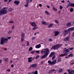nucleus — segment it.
I'll return each mask as SVG.
<instances>
[{
  "mask_svg": "<svg viewBox=\"0 0 74 74\" xmlns=\"http://www.w3.org/2000/svg\"><path fill=\"white\" fill-rule=\"evenodd\" d=\"M53 71H56V70L55 69H52L49 71L48 73L49 74H51V73H52Z\"/></svg>",
  "mask_w": 74,
  "mask_h": 74,
  "instance_id": "1a4fd4ad",
  "label": "nucleus"
},
{
  "mask_svg": "<svg viewBox=\"0 0 74 74\" xmlns=\"http://www.w3.org/2000/svg\"><path fill=\"white\" fill-rule=\"evenodd\" d=\"M31 24L32 26H37L35 22L31 23Z\"/></svg>",
  "mask_w": 74,
  "mask_h": 74,
  "instance_id": "4468645a",
  "label": "nucleus"
},
{
  "mask_svg": "<svg viewBox=\"0 0 74 74\" xmlns=\"http://www.w3.org/2000/svg\"><path fill=\"white\" fill-rule=\"evenodd\" d=\"M36 38L35 37H33L32 38V40H34V39Z\"/></svg>",
  "mask_w": 74,
  "mask_h": 74,
  "instance_id": "0e129e2a",
  "label": "nucleus"
},
{
  "mask_svg": "<svg viewBox=\"0 0 74 74\" xmlns=\"http://www.w3.org/2000/svg\"><path fill=\"white\" fill-rule=\"evenodd\" d=\"M12 60H10V63H12Z\"/></svg>",
  "mask_w": 74,
  "mask_h": 74,
  "instance_id": "bf43d9fd",
  "label": "nucleus"
},
{
  "mask_svg": "<svg viewBox=\"0 0 74 74\" xmlns=\"http://www.w3.org/2000/svg\"><path fill=\"white\" fill-rule=\"evenodd\" d=\"M7 71H8V72H10V69H8L7 70Z\"/></svg>",
  "mask_w": 74,
  "mask_h": 74,
  "instance_id": "603ef678",
  "label": "nucleus"
},
{
  "mask_svg": "<svg viewBox=\"0 0 74 74\" xmlns=\"http://www.w3.org/2000/svg\"><path fill=\"white\" fill-rule=\"evenodd\" d=\"M33 49V48L32 47H30L29 49V51H32Z\"/></svg>",
  "mask_w": 74,
  "mask_h": 74,
  "instance_id": "f704fd0d",
  "label": "nucleus"
},
{
  "mask_svg": "<svg viewBox=\"0 0 74 74\" xmlns=\"http://www.w3.org/2000/svg\"><path fill=\"white\" fill-rule=\"evenodd\" d=\"M7 41H8V39L7 38H5L3 37L1 38L0 40L1 44L2 45L3 44H5Z\"/></svg>",
  "mask_w": 74,
  "mask_h": 74,
  "instance_id": "7ed1b4c3",
  "label": "nucleus"
},
{
  "mask_svg": "<svg viewBox=\"0 0 74 74\" xmlns=\"http://www.w3.org/2000/svg\"><path fill=\"white\" fill-rule=\"evenodd\" d=\"M61 46V45L60 44H57L56 45H55L52 48L54 49V50H55V49H58V48H59Z\"/></svg>",
  "mask_w": 74,
  "mask_h": 74,
  "instance_id": "423d86ee",
  "label": "nucleus"
},
{
  "mask_svg": "<svg viewBox=\"0 0 74 74\" xmlns=\"http://www.w3.org/2000/svg\"><path fill=\"white\" fill-rule=\"evenodd\" d=\"M24 41V38H21V41L22 42Z\"/></svg>",
  "mask_w": 74,
  "mask_h": 74,
  "instance_id": "72a5a7b5",
  "label": "nucleus"
},
{
  "mask_svg": "<svg viewBox=\"0 0 74 74\" xmlns=\"http://www.w3.org/2000/svg\"><path fill=\"white\" fill-rule=\"evenodd\" d=\"M68 71L69 74H74V70H70V69H69Z\"/></svg>",
  "mask_w": 74,
  "mask_h": 74,
  "instance_id": "0eeeda50",
  "label": "nucleus"
},
{
  "mask_svg": "<svg viewBox=\"0 0 74 74\" xmlns=\"http://www.w3.org/2000/svg\"><path fill=\"white\" fill-rule=\"evenodd\" d=\"M53 24H50V25L48 26V27L49 28V27H51L53 26Z\"/></svg>",
  "mask_w": 74,
  "mask_h": 74,
  "instance_id": "b1692460",
  "label": "nucleus"
},
{
  "mask_svg": "<svg viewBox=\"0 0 74 74\" xmlns=\"http://www.w3.org/2000/svg\"><path fill=\"white\" fill-rule=\"evenodd\" d=\"M24 6H25V7H27L29 6V4H28V3H27L26 5H24Z\"/></svg>",
  "mask_w": 74,
  "mask_h": 74,
  "instance_id": "2f4dec72",
  "label": "nucleus"
},
{
  "mask_svg": "<svg viewBox=\"0 0 74 74\" xmlns=\"http://www.w3.org/2000/svg\"><path fill=\"white\" fill-rule=\"evenodd\" d=\"M43 52H44V51H43V50H42L41 51V53H43Z\"/></svg>",
  "mask_w": 74,
  "mask_h": 74,
  "instance_id": "4d7b16f0",
  "label": "nucleus"
},
{
  "mask_svg": "<svg viewBox=\"0 0 74 74\" xmlns=\"http://www.w3.org/2000/svg\"><path fill=\"white\" fill-rule=\"evenodd\" d=\"M45 14H46L49 15H50V14H49V12H47V11H45Z\"/></svg>",
  "mask_w": 74,
  "mask_h": 74,
  "instance_id": "c85d7f7f",
  "label": "nucleus"
},
{
  "mask_svg": "<svg viewBox=\"0 0 74 74\" xmlns=\"http://www.w3.org/2000/svg\"><path fill=\"white\" fill-rule=\"evenodd\" d=\"M32 59V58H28V62H31L32 61V60H31Z\"/></svg>",
  "mask_w": 74,
  "mask_h": 74,
  "instance_id": "5701e85b",
  "label": "nucleus"
},
{
  "mask_svg": "<svg viewBox=\"0 0 74 74\" xmlns=\"http://www.w3.org/2000/svg\"><path fill=\"white\" fill-rule=\"evenodd\" d=\"M73 56V55L72 54H71L69 55L68 57H72V56Z\"/></svg>",
  "mask_w": 74,
  "mask_h": 74,
  "instance_id": "473e14b6",
  "label": "nucleus"
},
{
  "mask_svg": "<svg viewBox=\"0 0 74 74\" xmlns=\"http://www.w3.org/2000/svg\"><path fill=\"white\" fill-rule=\"evenodd\" d=\"M7 13V10L5 9H1L0 11V15L1 16L3 14H5Z\"/></svg>",
  "mask_w": 74,
  "mask_h": 74,
  "instance_id": "20e7f679",
  "label": "nucleus"
},
{
  "mask_svg": "<svg viewBox=\"0 0 74 74\" xmlns=\"http://www.w3.org/2000/svg\"><path fill=\"white\" fill-rule=\"evenodd\" d=\"M60 10H62V9L63 8V7H62L61 6H60Z\"/></svg>",
  "mask_w": 74,
  "mask_h": 74,
  "instance_id": "de8ad7c7",
  "label": "nucleus"
},
{
  "mask_svg": "<svg viewBox=\"0 0 74 74\" xmlns=\"http://www.w3.org/2000/svg\"><path fill=\"white\" fill-rule=\"evenodd\" d=\"M42 24L43 25H47V24H46V22H44V21H42Z\"/></svg>",
  "mask_w": 74,
  "mask_h": 74,
  "instance_id": "bb28decb",
  "label": "nucleus"
},
{
  "mask_svg": "<svg viewBox=\"0 0 74 74\" xmlns=\"http://www.w3.org/2000/svg\"><path fill=\"white\" fill-rule=\"evenodd\" d=\"M70 6L71 7H74V3H70Z\"/></svg>",
  "mask_w": 74,
  "mask_h": 74,
  "instance_id": "4be33fe9",
  "label": "nucleus"
},
{
  "mask_svg": "<svg viewBox=\"0 0 74 74\" xmlns=\"http://www.w3.org/2000/svg\"><path fill=\"white\" fill-rule=\"evenodd\" d=\"M2 62V60H0V63H1V62Z\"/></svg>",
  "mask_w": 74,
  "mask_h": 74,
  "instance_id": "e2e57ef3",
  "label": "nucleus"
},
{
  "mask_svg": "<svg viewBox=\"0 0 74 74\" xmlns=\"http://www.w3.org/2000/svg\"><path fill=\"white\" fill-rule=\"evenodd\" d=\"M37 67V64H35L30 66V67H33V68H35Z\"/></svg>",
  "mask_w": 74,
  "mask_h": 74,
  "instance_id": "6e6552de",
  "label": "nucleus"
},
{
  "mask_svg": "<svg viewBox=\"0 0 74 74\" xmlns=\"http://www.w3.org/2000/svg\"><path fill=\"white\" fill-rule=\"evenodd\" d=\"M4 2H7V0H4Z\"/></svg>",
  "mask_w": 74,
  "mask_h": 74,
  "instance_id": "774afa93",
  "label": "nucleus"
},
{
  "mask_svg": "<svg viewBox=\"0 0 74 74\" xmlns=\"http://www.w3.org/2000/svg\"><path fill=\"white\" fill-rule=\"evenodd\" d=\"M56 58V56H53V58H52V60H53V59H54V58Z\"/></svg>",
  "mask_w": 74,
  "mask_h": 74,
  "instance_id": "8fccbe9b",
  "label": "nucleus"
},
{
  "mask_svg": "<svg viewBox=\"0 0 74 74\" xmlns=\"http://www.w3.org/2000/svg\"><path fill=\"white\" fill-rule=\"evenodd\" d=\"M55 22L56 23L58 24L59 23V21L57 20H56L55 21Z\"/></svg>",
  "mask_w": 74,
  "mask_h": 74,
  "instance_id": "e433bc0d",
  "label": "nucleus"
},
{
  "mask_svg": "<svg viewBox=\"0 0 74 74\" xmlns=\"http://www.w3.org/2000/svg\"><path fill=\"white\" fill-rule=\"evenodd\" d=\"M27 46H29V45H30V44L29 43V42H28V41H27Z\"/></svg>",
  "mask_w": 74,
  "mask_h": 74,
  "instance_id": "58836bf2",
  "label": "nucleus"
},
{
  "mask_svg": "<svg viewBox=\"0 0 74 74\" xmlns=\"http://www.w3.org/2000/svg\"><path fill=\"white\" fill-rule=\"evenodd\" d=\"M61 3H64V0L62 1H61Z\"/></svg>",
  "mask_w": 74,
  "mask_h": 74,
  "instance_id": "69168bd1",
  "label": "nucleus"
},
{
  "mask_svg": "<svg viewBox=\"0 0 74 74\" xmlns=\"http://www.w3.org/2000/svg\"><path fill=\"white\" fill-rule=\"evenodd\" d=\"M59 57H60V56H59V58H58L57 59L58 62H59L61 61V59H60V58H59Z\"/></svg>",
  "mask_w": 74,
  "mask_h": 74,
  "instance_id": "393cba45",
  "label": "nucleus"
},
{
  "mask_svg": "<svg viewBox=\"0 0 74 74\" xmlns=\"http://www.w3.org/2000/svg\"><path fill=\"white\" fill-rule=\"evenodd\" d=\"M66 26H68L69 27L70 26H71V24H70V23L69 22L66 24Z\"/></svg>",
  "mask_w": 74,
  "mask_h": 74,
  "instance_id": "aec40b11",
  "label": "nucleus"
},
{
  "mask_svg": "<svg viewBox=\"0 0 74 74\" xmlns=\"http://www.w3.org/2000/svg\"><path fill=\"white\" fill-rule=\"evenodd\" d=\"M69 52L70 50H69L68 49L64 48L63 52V53H64V54H62L61 55L59 56H61V57H62V56H65L66 55V53H67L68 52Z\"/></svg>",
  "mask_w": 74,
  "mask_h": 74,
  "instance_id": "f03ea898",
  "label": "nucleus"
},
{
  "mask_svg": "<svg viewBox=\"0 0 74 74\" xmlns=\"http://www.w3.org/2000/svg\"><path fill=\"white\" fill-rule=\"evenodd\" d=\"M32 73L33 74H38V72H37V71H36L35 72L33 71Z\"/></svg>",
  "mask_w": 74,
  "mask_h": 74,
  "instance_id": "412c9836",
  "label": "nucleus"
},
{
  "mask_svg": "<svg viewBox=\"0 0 74 74\" xmlns=\"http://www.w3.org/2000/svg\"><path fill=\"white\" fill-rule=\"evenodd\" d=\"M70 3L68 4V5L66 6V8H68L70 6Z\"/></svg>",
  "mask_w": 74,
  "mask_h": 74,
  "instance_id": "a18cd8bd",
  "label": "nucleus"
},
{
  "mask_svg": "<svg viewBox=\"0 0 74 74\" xmlns=\"http://www.w3.org/2000/svg\"><path fill=\"white\" fill-rule=\"evenodd\" d=\"M59 73H61L63 71V69H60L59 70Z\"/></svg>",
  "mask_w": 74,
  "mask_h": 74,
  "instance_id": "ea45409f",
  "label": "nucleus"
},
{
  "mask_svg": "<svg viewBox=\"0 0 74 74\" xmlns=\"http://www.w3.org/2000/svg\"><path fill=\"white\" fill-rule=\"evenodd\" d=\"M46 6H47V8H49V5H47Z\"/></svg>",
  "mask_w": 74,
  "mask_h": 74,
  "instance_id": "6e6d98bb",
  "label": "nucleus"
},
{
  "mask_svg": "<svg viewBox=\"0 0 74 74\" xmlns=\"http://www.w3.org/2000/svg\"><path fill=\"white\" fill-rule=\"evenodd\" d=\"M68 29L67 30H65L64 31V36H65L66 34H67V33H68Z\"/></svg>",
  "mask_w": 74,
  "mask_h": 74,
  "instance_id": "ddd939ff",
  "label": "nucleus"
},
{
  "mask_svg": "<svg viewBox=\"0 0 74 74\" xmlns=\"http://www.w3.org/2000/svg\"><path fill=\"white\" fill-rule=\"evenodd\" d=\"M74 30V27L71 28H69L68 30V31H73V30Z\"/></svg>",
  "mask_w": 74,
  "mask_h": 74,
  "instance_id": "dca6fc26",
  "label": "nucleus"
},
{
  "mask_svg": "<svg viewBox=\"0 0 74 74\" xmlns=\"http://www.w3.org/2000/svg\"><path fill=\"white\" fill-rule=\"evenodd\" d=\"M74 21H71V23H70V24L71 26H73V25H74Z\"/></svg>",
  "mask_w": 74,
  "mask_h": 74,
  "instance_id": "cd10ccee",
  "label": "nucleus"
},
{
  "mask_svg": "<svg viewBox=\"0 0 74 74\" xmlns=\"http://www.w3.org/2000/svg\"><path fill=\"white\" fill-rule=\"evenodd\" d=\"M54 33H55L54 35L55 36H57L59 34V32H58L55 31L54 32Z\"/></svg>",
  "mask_w": 74,
  "mask_h": 74,
  "instance_id": "2eb2a0df",
  "label": "nucleus"
},
{
  "mask_svg": "<svg viewBox=\"0 0 74 74\" xmlns=\"http://www.w3.org/2000/svg\"><path fill=\"white\" fill-rule=\"evenodd\" d=\"M11 67H12V68H13V67H14V64H12L11 65Z\"/></svg>",
  "mask_w": 74,
  "mask_h": 74,
  "instance_id": "5fc2aeb1",
  "label": "nucleus"
},
{
  "mask_svg": "<svg viewBox=\"0 0 74 74\" xmlns=\"http://www.w3.org/2000/svg\"><path fill=\"white\" fill-rule=\"evenodd\" d=\"M53 10H54V11H56L57 10H56V9L55 8H54V7L53 6Z\"/></svg>",
  "mask_w": 74,
  "mask_h": 74,
  "instance_id": "4c0bfd02",
  "label": "nucleus"
},
{
  "mask_svg": "<svg viewBox=\"0 0 74 74\" xmlns=\"http://www.w3.org/2000/svg\"><path fill=\"white\" fill-rule=\"evenodd\" d=\"M74 63V62H73L72 63H71L70 64L71 65H73V64Z\"/></svg>",
  "mask_w": 74,
  "mask_h": 74,
  "instance_id": "680f3d73",
  "label": "nucleus"
},
{
  "mask_svg": "<svg viewBox=\"0 0 74 74\" xmlns=\"http://www.w3.org/2000/svg\"><path fill=\"white\" fill-rule=\"evenodd\" d=\"M21 36L22 38H24L25 37V34L22 33L21 34Z\"/></svg>",
  "mask_w": 74,
  "mask_h": 74,
  "instance_id": "a211bd4d",
  "label": "nucleus"
},
{
  "mask_svg": "<svg viewBox=\"0 0 74 74\" xmlns=\"http://www.w3.org/2000/svg\"><path fill=\"white\" fill-rule=\"evenodd\" d=\"M11 38V37H8V39H10Z\"/></svg>",
  "mask_w": 74,
  "mask_h": 74,
  "instance_id": "13d9d810",
  "label": "nucleus"
},
{
  "mask_svg": "<svg viewBox=\"0 0 74 74\" xmlns=\"http://www.w3.org/2000/svg\"><path fill=\"white\" fill-rule=\"evenodd\" d=\"M48 63H49V65H53V64H55L56 63V60H55L52 62L50 60H49L48 62Z\"/></svg>",
  "mask_w": 74,
  "mask_h": 74,
  "instance_id": "39448f33",
  "label": "nucleus"
},
{
  "mask_svg": "<svg viewBox=\"0 0 74 74\" xmlns=\"http://www.w3.org/2000/svg\"><path fill=\"white\" fill-rule=\"evenodd\" d=\"M36 52L37 53H40V51H36Z\"/></svg>",
  "mask_w": 74,
  "mask_h": 74,
  "instance_id": "3c124183",
  "label": "nucleus"
},
{
  "mask_svg": "<svg viewBox=\"0 0 74 74\" xmlns=\"http://www.w3.org/2000/svg\"><path fill=\"white\" fill-rule=\"evenodd\" d=\"M49 41H52V39L51 38H49Z\"/></svg>",
  "mask_w": 74,
  "mask_h": 74,
  "instance_id": "09e8293b",
  "label": "nucleus"
},
{
  "mask_svg": "<svg viewBox=\"0 0 74 74\" xmlns=\"http://www.w3.org/2000/svg\"><path fill=\"white\" fill-rule=\"evenodd\" d=\"M60 11L58 12V14H60Z\"/></svg>",
  "mask_w": 74,
  "mask_h": 74,
  "instance_id": "338daca9",
  "label": "nucleus"
},
{
  "mask_svg": "<svg viewBox=\"0 0 74 74\" xmlns=\"http://www.w3.org/2000/svg\"><path fill=\"white\" fill-rule=\"evenodd\" d=\"M39 6H40V7H41L42 6V5H41V4H39Z\"/></svg>",
  "mask_w": 74,
  "mask_h": 74,
  "instance_id": "052dcab7",
  "label": "nucleus"
},
{
  "mask_svg": "<svg viewBox=\"0 0 74 74\" xmlns=\"http://www.w3.org/2000/svg\"><path fill=\"white\" fill-rule=\"evenodd\" d=\"M55 52H52L51 53V54H50L49 57L50 58H51V57H52V56H53V55H55Z\"/></svg>",
  "mask_w": 74,
  "mask_h": 74,
  "instance_id": "9d476101",
  "label": "nucleus"
},
{
  "mask_svg": "<svg viewBox=\"0 0 74 74\" xmlns=\"http://www.w3.org/2000/svg\"><path fill=\"white\" fill-rule=\"evenodd\" d=\"M12 32V31H11V30L9 31L8 32V34H10V33H11Z\"/></svg>",
  "mask_w": 74,
  "mask_h": 74,
  "instance_id": "c756f323",
  "label": "nucleus"
},
{
  "mask_svg": "<svg viewBox=\"0 0 74 74\" xmlns=\"http://www.w3.org/2000/svg\"><path fill=\"white\" fill-rule=\"evenodd\" d=\"M12 29L13 30H14V26H13L12 28Z\"/></svg>",
  "mask_w": 74,
  "mask_h": 74,
  "instance_id": "864d4df0",
  "label": "nucleus"
},
{
  "mask_svg": "<svg viewBox=\"0 0 74 74\" xmlns=\"http://www.w3.org/2000/svg\"><path fill=\"white\" fill-rule=\"evenodd\" d=\"M69 39V36H68L64 39V40L65 41H68Z\"/></svg>",
  "mask_w": 74,
  "mask_h": 74,
  "instance_id": "f3484780",
  "label": "nucleus"
},
{
  "mask_svg": "<svg viewBox=\"0 0 74 74\" xmlns=\"http://www.w3.org/2000/svg\"><path fill=\"white\" fill-rule=\"evenodd\" d=\"M38 33H39V32H36L34 34V35H35V36H36V34H38Z\"/></svg>",
  "mask_w": 74,
  "mask_h": 74,
  "instance_id": "49530a36",
  "label": "nucleus"
},
{
  "mask_svg": "<svg viewBox=\"0 0 74 74\" xmlns=\"http://www.w3.org/2000/svg\"><path fill=\"white\" fill-rule=\"evenodd\" d=\"M73 8H71L70 9V12H73Z\"/></svg>",
  "mask_w": 74,
  "mask_h": 74,
  "instance_id": "c9c22d12",
  "label": "nucleus"
},
{
  "mask_svg": "<svg viewBox=\"0 0 74 74\" xmlns=\"http://www.w3.org/2000/svg\"><path fill=\"white\" fill-rule=\"evenodd\" d=\"M36 26H35V27L34 28H33L32 29L33 30H35V29H36V28H37V27H36Z\"/></svg>",
  "mask_w": 74,
  "mask_h": 74,
  "instance_id": "37998d69",
  "label": "nucleus"
},
{
  "mask_svg": "<svg viewBox=\"0 0 74 74\" xmlns=\"http://www.w3.org/2000/svg\"><path fill=\"white\" fill-rule=\"evenodd\" d=\"M69 49L70 51H72L73 50V49H74V48L73 47H71V48H70L69 47L68 48Z\"/></svg>",
  "mask_w": 74,
  "mask_h": 74,
  "instance_id": "7c9ffc66",
  "label": "nucleus"
},
{
  "mask_svg": "<svg viewBox=\"0 0 74 74\" xmlns=\"http://www.w3.org/2000/svg\"><path fill=\"white\" fill-rule=\"evenodd\" d=\"M14 3L15 4H16L17 5L19 4V1H17L16 0L14 2Z\"/></svg>",
  "mask_w": 74,
  "mask_h": 74,
  "instance_id": "9b49d317",
  "label": "nucleus"
},
{
  "mask_svg": "<svg viewBox=\"0 0 74 74\" xmlns=\"http://www.w3.org/2000/svg\"><path fill=\"white\" fill-rule=\"evenodd\" d=\"M5 62H7L8 61V59L6 58L5 59Z\"/></svg>",
  "mask_w": 74,
  "mask_h": 74,
  "instance_id": "c03bdc74",
  "label": "nucleus"
},
{
  "mask_svg": "<svg viewBox=\"0 0 74 74\" xmlns=\"http://www.w3.org/2000/svg\"><path fill=\"white\" fill-rule=\"evenodd\" d=\"M9 23H14V22L13 21H10L9 22Z\"/></svg>",
  "mask_w": 74,
  "mask_h": 74,
  "instance_id": "a19ab883",
  "label": "nucleus"
},
{
  "mask_svg": "<svg viewBox=\"0 0 74 74\" xmlns=\"http://www.w3.org/2000/svg\"><path fill=\"white\" fill-rule=\"evenodd\" d=\"M39 58V56L38 55H37L36 56V58H35V59H37V58Z\"/></svg>",
  "mask_w": 74,
  "mask_h": 74,
  "instance_id": "79ce46f5",
  "label": "nucleus"
},
{
  "mask_svg": "<svg viewBox=\"0 0 74 74\" xmlns=\"http://www.w3.org/2000/svg\"><path fill=\"white\" fill-rule=\"evenodd\" d=\"M12 10H14V9L13 8H10L8 10V11L9 12H11L12 11Z\"/></svg>",
  "mask_w": 74,
  "mask_h": 74,
  "instance_id": "a878e982",
  "label": "nucleus"
},
{
  "mask_svg": "<svg viewBox=\"0 0 74 74\" xmlns=\"http://www.w3.org/2000/svg\"><path fill=\"white\" fill-rule=\"evenodd\" d=\"M32 0H26V2L27 3H29L32 1Z\"/></svg>",
  "mask_w": 74,
  "mask_h": 74,
  "instance_id": "6ab92c4d",
  "label": "nucleus"
},
{
  "mask_svg": "<svg viewBox=\"0 0 74 74\" xmlns=\"http://www.w3.org/2000/svg\"><path fill=\"white\" fill-rule=\"evenodd\" d=\"M41 45L40 44H39V45H36V48H40L41 47Z\"/></svg>",
  "mask_w": 74,
  "mask_h": 74,
  "instance_id": "f8f14e48",
  "label": "nucleus"
},
{
  "mask_svg": "<svg viewBox=\"0 0 74 74\" xmlns=\"http://www.w3.org/2000/svg\"><path fill=\"white\" fill-rule=\"evenodd\" d=\"M44 50H45L44 51L45 55H44L41 57V59L45 58L48 55V54H49V49L48 48L44 49Z\"/></svg>",
  "mask_w": 74,
  "mask_h": 74,
  "instance_id": "f257e3e1",
  "label": "nucleus"
}]
</instances>
